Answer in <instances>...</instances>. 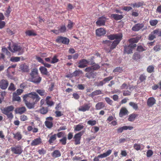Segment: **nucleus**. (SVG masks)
<instances>
[{
  "label": "nucleus",
  "instance_id": "f704fd0d",
  "mask_svg": "<svg viewBox=\"0 0 161 161\" xmlns=\"http://www.w3.org/2000/svg\"><path fill=\"white\" fill-rule=\"evenodd\" d=\"M153 32L156 37L161 36V29L155 30L153 31Z\"/></svg>",
  "mask_w": 161,
  "mask_h": 161
},
{
  "label": "nucleus",
  "instance_id": "09e8293b",
  "mask_svg": "<svg viewBox=\"0 0 161 161\" xmlns=\"http://www.w3.org/2000/svg\"><path fill=\"white\" fill-rule=\"evenodd\" d=\"M141 56L139 53H135L133 56V58L134 59L138 60L141 58Z\"/></svg>",
  "mask_w": 161,
  "mask_h": 161
},
{
  "label": "nucleus",
  "instance_id": "e433bc0d",
  "mask_svg": "<svg viewBox=\"0 0 161 161\" xmlns=\"http://www.w3.org/2000/svg\"><path fill=\"white\" fill-rule=\"evenodd\" d=\"M41 73L44 75H47L48 73L47 69L44 67H41L39 68Z\"/></svg>",
  "mask_w": 161,
  "mask_h": 161
},
{
  "label": "nucleus",
  "instance_id": "e2e57ef3",
  "mask_svg": "<svg viewBox=\"0 0 161 161\" xmlns=\"http://www.w3.org/2000/svg\"><path fill=\"white\" fill-rule=\"evenodd\" d=\"M4 114L6 115L7 116L8 118H10V119H12L13 117V115L12 113L11 112L8 113H4Z\"/></svg>",
  "mask_w": 161,
  "mask_h": 161
},
{
  "label": "nucleus",
  "instance_id": "603ef678",
  "mask_svg": "<svg viewBox=\"0 0 161 161\" xmlns=\"http://www.w3.org/2000/svg\"><path fill=\"white\" fill-rule=\"evenodd\" d=\"M87 124L89 125L93 126L96 124V121L95 120H90L87 122Z\"/></svg>",
  "mask_w": 161,
  "mask_h": 161
},
{
  "label": "nucleus",
  "instance_id": "a211bd4d",
  "mask_svg": "<svg viewBox=\"0 0 161 161\" xmlns=\"http://www.w3.org/2000/svg\"><path fill=\"white\" fill-rule=\"evenodd\" d=\"M89 63V62L85 59H82L80 60L79 62V65L78 66V67L80 68H83L86 66Z\"/></svg>",
  "mask_w": 161,
  "mask_h": 161
},
{
  "label": "nucleus",
  "instance_id": "423d86ee",
  "mask_svg": "<svg viewBox=\"0 0 161 161\" xmlns=\"http://www.w3.org/2000/svg\"><path fill=\"white\" fill-rule=\"evenodd\" d=\"M91 107L90 103H85L83 105L80 106L78 108V110L80 111L85 112L88 111Z\"/></svg>",
  "mask_w": 161,
  "mask_h": 161
},
{
  "label": "nucleus",
  "instance_id": "c9c22d12",
  "mask_svg": "<svg viewBox=\"0 0 161 161\" xmlns=\"http://www.w3.org/2000/svg\"><path fill=\"white\" fill-rule=\"evenodd\" d=\"M39 111L41 114H45L47 113L48 111V108H47L42 107L40 109Z\"/></svg>",
  "mask_w": 161,
  "mask_h": 161
},
{
  "label": "nucleus",
  "instance_id": "de8ad7c7",
  "mask_svg": "<svg viewBox=\"0 0 161 161\" xmlns=\"http://www.w3.org/2000/svg\"><path fill=\"white\" fill-rule=\"evenodd\" d=\"M158 21L156 19L151 20L149 21L150 25L152 26L156 25L158 23Z\"/></svg>",
  "mask_w": 161,
  "mask_h": 161
},
{
  "label": "nucleus",
  "instance_id": "ddd939ff",
  "mask_svg": "<svg viewBox=\"0 0 161 161\" xmlns=\"http://www.w3.org/2000/svg\"><path fill=\"white\" fill-rule=\"evenodd\" d=\"M42 143V140L40 137L34 139L32 141L31 145V146H35L40 145Z\"/></svg>",
  "mask_w": 161,
  "mask_h": 161
},
{
  "label": "nucleus",
  "instance_id": "9d476101",
  "mask_svg": "<svg viewBox=\"0 0 161 161\" xmlns=\"http://www.w3.org/2000/svg\"><path fill=\"white\" fill-rule=\"evenodd\" d=\"M121 40H117L114 41L111 44L109 50H106L107 52L109 53L114 49L117 46Z\"/></svg>",
  "mask_w": 161,
  "mask_h": 161
},
{
  "label": "nucleus",
  "instance_id": "0e129e2a",
  "mask_svg": "<svg viewBox=\"0 0 161 161\" xmlns=\"http://www.w3.org/2000/svg\"><path fill=\"white\" fill-rule=\"evenodd\" d=\"M66 30V28L65 26H62L59 29V32H63L65 31Z\"/></svg>",
  "mask_w": 161,
  "mask_h": 161
},
{
  "label": "nucleus",
  "instance_id": "393cba45",
  "mask_svg": "<svg viewBox=\"0 0 161 161\" xmlns=\"http://www.w3.org/2000/svg\"><path fill=\"white\" fill-rule=\"evenodd\" d=\"M53 158H55L60 157L61 155L60 152L59 150H55L51 154Z\"/></svg>",
  "mask_w": 161,
  "mask_h": 161
},
{
  "label": "nucleus",
  "instance_id": "a19ab883",
  "mask_svg": "<svg viewBox=\"0 0 161 161\" xmlns=\"http://www.w3.org/2000/svg\"><path fill=\"white\" fill-rule=\"evenodd\" d=\"M25 34L26 35L28 36H35L36 35L34 31L31 30H28L25 32Z\"/></svg>",
  "mask_w": 161,
  "mask_h": 161
},
{
  "label": "nucleus",
  "instance_id": "4c0bfd02",
  "mask_svg": "<svg viewBox=\"0 0 161 161\" xmlns=\"http://www.w3.org/2000/svg\"><path fill=\"white\" fill-rule=\"evenodd\" d=\"M143 2H139L133 4H131V5L134 8H138L142 6L143 5Z\"/></svg>",
  "mask_w": 161,
  "mask_h": 161
},
{
  "label": "nucleus",
  "instance_id": "13d9d810",
  "mask_svg": "<svg viewBox=\"0 0 161 161\" xmlns=\"http://www.w3.org/2000/svg\"><path fill=\"white\" fill-rule=\"evenodd\" d=\"M36 92L41 96H44L45 95V91L42 90H37Z\"/></svg>",
  "mask_w": 161,
  "mask_h": 161
},
{
  "label": "nucleus",
  "instance_id": "aec40b11",
  "mask_svg": "<svg viewBox=\"0 0 161 161\" xmlns=\"http://www.w3.org/2000/svg\"><path fill=\"white\" fill-rule=\"evenodd\" d=\"M133 129V127L131 126H125L119 128L118 130V132L119 133H121L124 130H126L128 129L131 130Z\"/></svg>",
  "mask_w": 161,
  "mask_h": 161
},
{
  "label": "nucleus",
  "instance_id": "2f4dec72",
  "mask_svg": "<svg viewBox=\"0 0 161 161\" xmlns=\"http://www.w3.org/2000/svg\"><path fill=\"white\" fill-rule=\"evenodd\" d=\"M84 127V126L82 125L81 124H80L74 127V130L77 131H79Z\"/></svg>",
  "mask_w": 161,
  "mask_h": 161
},
{
  "label": "nucleus",
  "instance_id": "a18cd8bd",
  "mask_svg": "<svg viewBox=\"0 0 161 161\" xmlns=\"http://www.w3.org/2000/svg\"><path fill=\"white\" fill-rule=\"evenodd\" d=\"M45 123L46 126L48 128L50 129L53 126V122L45 121Z\"/></svg>",
  "mask_w": 161,
  "mask_h": 161
},
{
  "label": "nucleus",
  "instance_id": "1a4fd4ad",
  "mask_svg": "<svg viewBox=\"0 0 161 161\" xmlns=\"http://www.w3.org/2000/svg\"><path fill=\"white\" fill-rule=\"evenodd\" d=\"M108 38L111 40L115 39L121 40L122 37V35L121 34L110 35L108 36Z\"/></svg>",
  "mask_w": 161,
  "mask_h": 161
},
{
  "label": "nucleus",
  "instance_id": "b1692460",
  "mask_svg": "<svg viewBox=\"0 0 161 161\" xmlns=\"http://www.w3.org/2000/svg\"><path fill=\"white\" fill-rule=\"evenodd\" d=\"M14 109L12 106H10L4 108L2 110V113H10L11 111H12Z\"/></svg>",
  "mask_w": 161,
  "mask_h": 161
},
{
  "label": "nucleus",
  "instance_id": "338daca9",
  "mask_svg": "<svg viewBox=\"0 0 161 161\" xmlns=\"http://www.w3.org/2000/svg\"><path fill=\"white\" fill-rule=\"evenodd\" d=\"M122 9L124 10L128 11L132 9V8L130 6H125L123 7Z\"/></svg>",
  "mask_w": 161,
  "mask_h": 161
},
{
  "label": "nucleus",
  "instance_id": "5701e85b",
  "mask_svg": "<svg viewBox=\"0 0 161 161\" xmlns=\"http://www.w3.org/2000/svg\"><path fill=\"white\" fill-rule=\"evenodd\" d=\"M26 111V108L24 107L17 108L15 110L16 114H22L25 113Z\"/></svg>",
  "mask_w": 161,
  "mask_h": 161
},
{
  "label": "nucleus",
  "instance_id": "3c124183",
  "mask_svg": "<svg viewBox=\"0 0 161 161\" xmlns=\"http://www.w3.org/2000/svg\"><path fill=\"white\" fill-rule=\"evenodd\" d=\"M123 71L122 68L117 67L115 68L113 71L114 72H118L119 73L122 72Z\"/></svg>",
  "mask_w": 161,
  "mask_h": 161
},
{
  "label": "nucleus",
  "instance_id": "20e7f679",
  "mask_svg": "<svg viewBox=\"0 0 161 161\" xmlns=\"http://www.w3.org/2000/svg\"><path fill=\"white\" fill-rule=\"evenodd\" d=\"M136 46V44L134 43H131L129 46H125L124 48V53L127 54L132 53L133 49Z\"/></svg>",
  "mask_w": 161,
  "mask_h": 161
},
{
  "label": "nucleus",
  "instance_id": "cd10ccee",
  "mask_svg": "<svg viewBox=\"0 0 161 161\" xmlns=\"http://www.w3.org/2000/svg\"><path fill=\"white\" fill-rule=\"evenodd\" d=\"M20 69L24 72H28L29 70L28 66L25 64L20 65Z\"/></svg>",
  "mask_w": 161,
  "mask_h": 161
},
{
  "label": "nucleus",
  "instance_id": "6e6d98bb",
  "mask_svg": "<svg viewBox=\"0 0 161 161\" xmlns=\"http://www.w3.org/2000/svg\"><path fill=\"white\" fill-rule=\"evenodd\" d=\"M11 12V9L10 7H8V8L7 9L4 13L5 15L7 17H8Z\"/></svg>",
  "mask_w": 161,
  "mask_h": 161
},
{
  "label": "nucleus",
  "instance_id": "2eb2a0df",
  "mask_svg": "<svg viewBox=\"0 0 161 161\" xmlns=\"http://www.w3.org/2000/svg\"><path fill=\"white\" fill-rule=\"evenodd\" d=\"M8 85V83L7 80H2L0 81V88L3 90L6 89Z\"/></svg>",
  "mask_w": 161,
  "mask_h": 161
},
{
  "label": "nucleus",
  "instance_id": "7ed1b4c3",
  "mask_svg": "<svg viewBox=\"0 0 161 161\" xmlns=\"http://www.w3.org/2000/svg\"><path fill=\"white\" fill-rule=\"evenodd\" d=\"M8 49L12 52H14L16 51H18L19 53L18 55L22 54L24 53V48L19 46L14 45L12 47L13 49H12L10 47H8Z\"/></svg>",
  "mask_w": 161,
  "mask_h": 161
},
{
  "label": "nucleus",
  "instance_id": "bb28decb",
  "mask_svg": "<svg viewBox=\"0 0 161 161\" xmlns=\"http://www.w3.org/2000/svg\"><path fill=\"white\" fill-rule=\"evenodd\" d=\"M51 98V97L47 96L46 99V103L49 106H52L54 104V102L50 100Z\"/></svg>",
  "mask_w": 161,
  "mask_h": 161
},
{
  "label": "nucleus",
  "instance_id": "c85d7f7f",
  "mask_svg": "<svg viewBox=\"0 0 161 161\" xmlns=\"http://www.w3.org/2000/svg\"><path fill=\"white\" fill-rule=\"evenodd\" d=\"M141 38L140 37H136L135 38H132L129 40V41L130 43H134L137 42Z\"/></svg>",
  "mask_w": 161,
  "mask_h": 161
},
{
  "label": "nucleus",
  "instance_id": "c03bdc74",
  "mask_svg": "<svg viewBox=\"0 0 161 161\" xmlns=\"http://www.w3.org/2000/svg\"><path fill=\"white\" fill-rule=\"evenodd\" d=\"M102 92L100 90H97L93 92L91 95V96H94L95 95L100 94Z\"/></svg>",
  "mask_w": 161,
  "mask_h": 161
},
{
  "label": "nucleus",
  "instance_id": "c756f323",
  "mask_svg": "<svg viewBox=\"0 0 161 161\" xmlns=\"http://www.w3.org/2000/svg\"><path fill=\"white\" fill-rule=\"evenodd\" d=\"M104 106V104L103 102H99L96 104L95 107L97 110H100L103 108Z\"/></svg>",
  "mask_w": 161,
  "mask_h": 161
},
{
  "label": "nucleus",
  "instance_id": "a878e982",
  "mask_svg": "<svg viewBox=\"0 0 161 161\" xmlns=\"http://www.w3.org/2000/svg\"><path fill=\"white\" fill-rule=\"evenodd\" d=\"M111 18H113L116 20H119L121 19L123 17L122 15H119L118 14H113L111 15Z\"/></svg>",
  "mask_w": 161,
  "mask_h": 161
},
{
  "label": "nucleus",
  "instance_id": "f8f14e48",
  "mask_svg": "<svg viewBox=\"0 0 161 161\" xmlns=\"http://www.w3.org/2000/svg\"><path fill=\"white\" fill-rule=\"evenodd\" d=\"M106 20V18L104 17H100L98 19L96 22V23L97 25L100 26L104 25Z\"/></svg>",
  "mask_w": 161,
  "mask_h": 161
},
{
  "label": "nucleus",
  "instance_id": "9b49d317",
  "mask_svg": "<svg viewBox=\"0 0 161 161\" xmlns=\"http://www.w3.org/2000/svg\"><path fill=\"white\" fill-rule=\"evenodd\" d=\"M23 99L26 106L30 109L33 108L34 107L35 104L36 103H35V102L31 103L30 102L28 101V99L26 98H23Z\"/></svg>",
  "mask_w": 161,
  "mask_h": 161
},
{
  "label": "nucleus",
  "instance_id": "72a5a7b5",
  "mask_svg": "<svg viewBox=\"0 0 161 161\" xmlns=\"http://www.w3.org/2000/svg\"><path fill=\"white\" fill-rule=\"evenodd\" d=\"M128 88L130 91H132L133 89L132 87H129L127 84L125 83H123L120 86V89H128Z\"/></svg>",
  "mask_w": 161,
  "mask_h": 161
},
{
  "label": "nucleus",
  "instance_id": "49530a36",
  "mask_svg": "<svg viewBox=\"0 0 161 161\" xmlns=\"http://www.w3.org/2000/svg\"><path fill=\"white\" fill-rule=\"evenodd\" d=\"M154 67L152 65H149L147 69V71L149 73H151L154 71Z\"/></svg>",
  "mask_w": 161,
  "mask_h": 161
},
{
  "label": "nucleus",
  "instance_id": "412c9836",
  "mask_svg": "<svg viewBox=\"0 0 161 161\" xmlns=\"http://www.w3.org/2000/svg\"><path fill=\"white\" fill-rule=\"evenodd\" d=\"M143 26L142 24H137L132 27V30L134 31H138L143 28Z\"/></svg>",
  "mask_w": 161,
  "mask_h": 161
},
{
  "label": "nucleus",
  "instance_id": "680f3d73",
  "mask_svg": "<svg viewBox=\"0 0 161 161\" xmlns=\"http://www.w3.org/2000/svg\"><path fill=\"white\" fill-rule=\"evenodd\" d=\"M106 101L109 104L112 105L113 103L112 101L111 100L109 97H106L105 98Z\"/></svg>",
  "mask_w": 161,
  "mask_h": 161
},
{
  "label": "nucleus",
  "instance_id": "7c9ffc66",
  "mask_svg": "<svg viewBox=\"0 0 161 161\" xmlns=\"http://www.w3.org/2000/svg\"><path fill=\"white\" fill-rule=\"evenodd\" d=\"M14 138L18 141L20 140L22 138V136L20 132H18L16 133H13Z\"/></svg>",
  "mask_w": 161,
  "mask_h": 161
},
{
  "label": "nucleus",
  "instance_id": "37998d69",
  "mask_svg": "<svg viewBox=\"0 0 161 161\" xmlns=\"http://www.w3.org/2000/svg\"><path fill=\"white\" fill-rule=\"evenodd\" d=\"M59 61L58 59L57 58V57L55 55L53 57L52 60L50 62L51 64H54L58 62Z\"/></svg>",
  "mask_w": 161,
  "mask_h": 161
},
{
  "label": "nucleus",
  "instance_id": "58836bf2",
  "mask_svg": "<svg viewBox=\"0 0 161 161\" xmlns=\"http://www.w3.org/2000/svg\"><path fill=\"white\" fill-rule=\"evenodd\" d=\"M129 104L135 110H137L138 109V106L137 103L133 102H130L129 103Z\"/></svg>",
  "mask_w": 161,
  "mask_h": 161
},
{
  "label": "nucleus",
  "instance_id": "473e14b6",
  "mask_svg": "<svg viewBox=\"0 0 161 161\" xmlns=\"http://www.w3.org/2000/svg\"><path fill=\"white\" fill-rule=\"evenodd\" d=\"M16 92H14L13 93V101H20L21 100L20 97L18 96Z\"/></svg>",
  "mask_w": 161,
  "mask_h": 161
},
{
  "label": "nucleus",
  "instance_id": "69168bd1",
  "mask_svg": "<svg viewBox=\"0 0 161 161\" xmlns=\"http://www.w3.org/2000/svg\"><path fill=\"white\" fill-rule=\"evenodd\" d=\"M36 58L39 62L41 63L42 64L44 62V61L41 58L38 56H36Z\"/></svg>",
  "mask_w": 161,
  "mask_h": 161
},
{
  "label": "nucleus",
  "instance_id": "f257e3e1",
  "mask_svg": "<svg viewBox=\"0 0 161 161\" xmlns=\"http://www.w3.org/2000/svg\"><path fill=\"white\" fill-rule=\"evenodd\" d=\"M31 77L29 80L35 83H39L41 80V78L38 75V70L36 69H32L30 73Z\"/></svg>",
  "mask_w": 161,
  "mask_h": 161
},
{
  "label": "nucleus",
  "instance_id": "f03ea898",
  "mask_svg": "<svg viewBox=\"0 0 161 161\" xmlns=\"http://www.w3.org/2000/svg\"><path fill=\"white\" fill-rule=\"evenodd\" d=\"M23 98H26L29 100H30V99H31L35 103H37L38 102L40 99L38 95L36 92H34L25 95L23 96Z\"/></svg>",
  "mask_w": 161,
  "mask_h": 161
},
{
  "label": "nucleus",
  "instance_id": "774afa93",
  "mask_svg": "<svg viewBox=\"0 0 161 161\" xmlns=\"http://www.w3.org/2000/svg\"><path fill=\"white\" fill-rule=\"evenodd\" d=\"M134 148L137 150H138L140 149L141 147L138 144H135L134 146Z\"/></svg>",
  "mask_w": 161,
  "mask_h": 161
},
{
  "label": "nucleus",
  "instance_id": "864d4df0",
  "mask_svg": "<svg viewBox=\"0 0 161 161\" xmlns=\"http://www.w3.org/2000/svg\"><path fill=\"white\" fill-rule=\"evenodd\" d=\"M153 152L151 150H148L147 151L146 153V155L147 157H150L153 154Z\"/></svg>",
  "mask_w": 161,
  "mask_h": 161
},
{
  "label": "nucleus",
  "instance_id": "ea45409f",
  "mask_svg": "<svg viewBox=\"0 0 161 161\" xmlns=\"http://www.w3.org/2000/svg\"><path fill=\"white\" fill-rule=\"evenodd\" d=\"M137 116V115L135 114H132L129 116L128 120L130 121H133L136 117Z\"/></svg>",
  "mask_w": 161,
  "mask_h": 161
},
{
  "label": "nucleus",
  "instance_id": "052dcab7",
  "mask_svg": "<svg viewBox=\"0 0 161 161\" xmlns=\"http://www.w3.org/2000/svg\"><path fill=\"white\" fill-rule=\"evenodd\" d=\"M59 141L62 144L64 145H65L66 143V137H64L61 139L59 140Z\"/></svg>",
  "mask_w": 161,
  "mask_h": 161
},
{
  "label": "nucleus",
  "instance_id": "5fc2aeb1",
  "mask_svg": "<svg viewBox=\"0 0 161 161\" xmlns=\"http://www.w3.org/2000/svg\"><path fill=\"white\" fill-rule=\"evenodd\" d=\"M156 37L154 34H153V32L151 34L149 35L148 36V39L150 41H152Z\"/></svg>",
  "mask_w": 161,
  "mask_h": 161
},
{
  "label": "nucleus",
  "instance_id": "39448f33",
  "mask_svg": "<svg viewBox=\"0 0 161 161\" xmlns=\"http://www.w3.org/2000/svg\"><path fill=\"white\" fill-rule=\"evenodd\" d=\"M112 153L111 150H108L106 152L103 153L101 154L98 155L97 157L94 158L93 159L94 161H99V158H103L107 157L109 156Z\"/></svg>",
  "mask_w": 161,
  "mask_h": 161
},
{
  "label": "nucleus",
  "instance_id": "4be33fe9",
  "mask_svg": "<svg viewBox=\"0 0 161 161\" xmlns=\"http://www.w3.org/2000/svg\"><path fill=\"white\" fill-rule=\"evenodd\" d=\"M52 134V133H51L48 136V137L49 138L48 142L50 144H52L54 142L56 139V134H54L53 135H51Z\"/></svg>",
  "mask_w": 161,
  "mask_h": 161
},
{
  "label": "nucleus",
  "instance_id": "4d7b16f0",
  "mask_svg": "<svg viewBox=\"0 0 161 161\" xmlns=\"http://www.w3.org/2000/svg\"><path fill=\"white\" fill-rule=\"evenodd\" d=\"M28 119L27 116L25 115H22L20 116V119L21 121H24Z\"/></svg>",
  "mask_w": 161,
  "mask_h": 161
},
{
  "label": "nucleus",
  "instance_id": "f3484780",
  "mask_svg": "<svg viewBox=\"0 0 161 161\" xmlns=\"http://www.w3.org/2000/svg\"><path fill=\"white\" fill-rule=\"evenodd\" d=\"M106 32V31L103 28H100L96 30V34L98 36H101L105 35Z\"/></svg>",
  "mask_w": 161,
  "mask_h": 161
},
{
  "label": "nucleus",
  "instance_id": "0eeeda50",
  "mask_svg": "<svg viewBox=\"0 0 161 161\" xmlns=\"http://www.w3.org/2000/svg\"><path fill=\"white\" fill-rule=\"evenodd\" d=\"M84 133V131H81L75 135L74 138L75 139V145L79 144L80 143V140L81 136Z\"/></svg>",
  "mask_w": 161,
  "mask_h": 161
},
{
  "label": "nucleus",
  "instance_id": "dca6fc26",
  "mask_svg": "<svg viewBox=\"0 0 161 161\" xmlns=\"http://www.w3.org/2000/svg\"><path fill=\"white\" fill-rule=\"evenodd\" d=\"M156 100L153 97L148 98L147 101V105L149 107H152L156 103Z\"/></svg>",
  "mask_w": 161,
  "mask_h": 161
},
{
  "label": "nucleus",
  "instance_id": "bf43d9fd",
  "mask_svg": "<svg viewBox=\"0 0 161 161\" xmlns=\"http://www.w3.org/2000/svg\"><path fill=\"white\" fill-rule=\"evenodd\" d=\"M8 90L11 91H14L15 90V88L14 85L12 83H11L8 88Z\"/></svg>",
  "mask_w": 161,
  "mask_h": 161
},
{
  "label": "nucleus",
  "instance_id": "6ab92c4d",
  "mask_svg": "<svg viewBox=\"0 0 161 161\" xmlns=\"http://www.w3.org/2000/svg\"><path fill=\"white\" fill-rule=\"evenodd\" d=\"M128 111L126 108H122L119 113V116L120 117H122L123 116L128 114Z\"/></svg>",
  "mask_w": 161,
  "mask_h": 161
},
{
  "label": "nucleus",
  "instance_id": "79ce46f5",
  "mask_svg": "<svg viewBox=\"0 0 161 161\" xmlns=\"http://www.w3.org/2000/svg\"><path fill=\"white\" fill-rule=\"evenodd\" d=\"M21 57H13L10 58V61L12 62H17L19 61Z\"/></svg>",
  "mask_w": 161,
  "mask_h": 161
},
{
  "label": "nucleus",
  "instance_id": "8fccbe9b",
  "mask_svg": "<svg viewBox=\"0 0 161 161\" xmlns=\"http://www.w3.org/2000/svg\"><path fill=\"white\" fill-rule=\"evenodd\" d=\"M2 51L4 54H6L9 57L10 56V53L8 52L6 48H2Z\"/></svg>",
  "mask_w": 161,
  "mask_h": 161
},
{
  "label": "nucleus",
  "instance_id": "4468645a",
  "mask_svg": "<svg viewBox=\"0 0 161 161\" xmlns=\"http://www.w3.org/2000/svg\"><path fill=\"white\" fill-rule=\"evenodd\" d=\"M56 42L58 43L62 42L63 44H68L69 42V40L66 37H59L56 39Z\"/></svg>",
  "mask_w": 161,
  "mask_h": 161
},
{
  "label": "nucleus",
  "instance_id": "6e6552de",
  "mask_svg": "<svg viewBox=\"0 0 161 161\" xmlns=\"http://www.w3.org/2000/svg\"><path fill=\"white\" fill-rule=\"evenodd\" d=\"M11 151L14 154H20L22 152V149L21 147L19 146H15L11 148Z\"/></svg>",
  "mask_w": 161,
  "mask_h": 161
}]
</instances>
